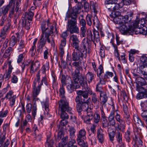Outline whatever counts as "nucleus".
<instances>
[{"label": "nucleus", "instance_id": "obj_1", "mask_svg": "<svg viewBox=\"0 0 147 147\" xmlns=\"http://www.w3.org/2000/svg\"><path fill=\"white\" fill-rule=\"evenodd\" d=\"M79 74H78V76L76 78V80H74L72 78L73 81L71 80V84L67 85V88L70 92H72L74 91V89L79 88L80 87L79 84L84 88L88 86L86 77L84 76L80 77Z\"/></svg>", "mask_w": 147, "mask_h": 147}, {"label": "nucleus", "instance_id": "obj_2", "mask_svg": "<svg viewBox=\"0 0 147 147\" xmlns=\"http://www.w3.org/2000/svg\"><path fill=\"white\" fill-rule=\"evenodd\" d=\"M91 43L90 40L88 38H84L81 44V47L79 49L77 50L78 51H80L81 53V55L80 56L82 57H84L85 58L87 56V52L88 53H90V48L91 47Z\"/></svg>", "mask_w": 147, "mask_h": 147}, {"label": "nucleus", "instance_id": "obj_3", "mask_svg": "<svg viewBox=\"0 0 147 147\" xmlns=\"http://www.w3.org/2000/svg\"><path fill=\"white\" fill-rule=\"evenodd\" d=\"M120 13L117 11H115L114 14L112 13L110 15L111 20H113V22L120 25L123 23H126L128 20L129 17L128 16H119Z\"/></svg>", "mask_w": 147, "mask_h": 147}, {"label": "nucleus", "instance_id": "obj_4", "mask_svg": "<svg viewBox=\"0 0 147 147\" xmlns=\"http://www.w3.org/2000/svg\"><path fill=\"white\" fill-rule=\"evenodd\" d=\"M67 19L68 20L67 30L69 31L71 34L79 33V29L77 25V20L75 17L73 18H67Z\"/></svg>", "mask_w": 147, "mask_h": 147}, {"label": "nucleus", "instance_id": "obj_5", "mask_svg": "<svg viewBox=\"0 0 147 147\" xmlns=\"http://www.w3.org/2000/svg\"><path fill=\"white\" fill-rule=\"evenodd\" d=\"M71 82V78L70 76H67L65 77L64 75H62L61 79V82L62 87L59 89L60 97L62 98L61 99H64L65 93L64 88L63 87L66 85H67L70 84ZM67 86H66L67 87Z\"/></svg>", "mask_w": 147, "mask_h": 147}, {"label": "nucleus", "instance_id": "obj_6", "mask_svg": "<svg viewBox=\"0 0 147 147\" xmlns=\"http://www.w3.org/2000/svg\"><path fill=\"white\" fill-rule=\"evenodd\" d=\"M82 7V4L81 3H78L77 6L74 7L72 10L67 12L65 20H67V18H73L75 17L77 19L78 17L77 14L79 13V10Z\"/></svg>", "mask_w": 147, "mask_h": 147}, {"label": "nucleus", "instance_id": "obj_7", "mask_svg": "<svg viewBox=\"0 0 147 147\" xmlns=\"http://www.w3.org/2000/svg\"><path fill=\"white\" fill-rule=\"evenodd\" d=\"M128 20L127 22L125 23H123L120 27L119 30L121 34H124L128 33L131 34L134 32V30L132 26L128 25Z\"/></svg>", "mask_w": 147, "mask_h": 147}, {"label": "nucleus", "instance_id": "obj_8", "mask_svg": "<svg viewBox=\"0 0 147 147\" xmlns=\"http://www.w3.org/2000/svg\"><path fill=\"white\" fill-rule=\"evenodd\" d=\"M87 38H90L91 40L94 42L95 45L96 42H97L99 41V34L98 32L95 30L92 31L90 30L88 31L87 33Z\"/></svg>", "mask_w": 147, "mask_h": 147}, {"label": "nucleus", "instance_id": "obj_9", "mask_svg": "<svg viewBox=\"0 0 147 147\" xmlns=\"http://www.w3.org/2000/svg\"><path fill=\"white\" fill-rule=\"evenodd\" d=\"M69 42L72 46L76 50L79 49L80 41L77 35L73 34L70 35Z\"/></svg>", "mask_w": 147, "mask_h": 147}, {"label": "nucleus", "instance_id": "obj_10", "mask_svg": "<svg viewBox=\"0 0 147 147\" xmlns=\"http://www.w3.org/2000/svg\"><path fill=\"white\" fill-rule=\"evenodd\" d=\"M42 31V34L40 36L41 38H45L46 40H47L49 43L51 42L49 38V34L48 32L46 31L48 29V26H46V22H43L41 24L40 26Z\"/></svg>", "mask_w": 147, "mask_h": 147}, {"label": "nucleus", "instance_id": "obj_11", "mask_svg": "<svg viewBox=\"0 0 147 147\" xmlns=\"http://www.w3.org/2000/svg\"><path fill=\"white\" fill-rule=\"evenodd\" d=\"M58 103L59 108L61 111L68 112L71 111V108L69 107L68 103L65 99L60 100Z\"/></svg>", "mask_w": 147, "mask_h": 147}, {"label": "nucleus", "instance_id": "obj_12", "mask_svg": "<svg viewBox=\"0 0 147 147\" xmlns=\"http://www.w3.org/2000/svg\"><path fill=\"white\" fill-rule=\"evenodd\" d=\"M85 90H79L77 92L78 94L82 96L84 98L83 99L86 100L88 99V94L91 95L92 94V90L88 87L86 86L84 88Z\"/></svg>", "mask_w": 147, "mask_h": 147}, {"label": "nucleus", "instance_id": "obj_13", "mask_svg": "<svg viewBox=\"0 0 147 147\" xmlns=\"http://www.w3.org/2000/svg\"><path fill=\"white\" fill-rule=\"evenodd\" d=\"M72 65L76 68L74 72L72 74V78L75 80L78 76V74H80V71L81 69H82V67L80 66L79 62H74L72 63Z\"/></svg>", "mask_w": 147, "mask_h": 147}, {"label": "nucleus", "instance_id": "obj_14", "mask_svg": "<svg viewBox=\"0 0 147 147\" xmlns=\"http://www.w3.org/2000/svg\"><path fill=\"white\" fill-rule=\"evenodd\" d=\"M11 24L9 23L4 26L1 30L0 37L4 39L5 38L8 33Z\"/></svg>", "mask_w": 147, "mask_h": 147}, {"label": "nucleus", "instance_id": "obj_15", "mask_svg": "<svg viewBox=\"0 0 147 147\" xmlns=\"http://www.w3.org/2000/svg\"><path fill=\"white\" fill-rule=\"evenodd\" d=\"M19 34L17 32L12 35L10 39L9 45L12 47L14 46L19 40L20 38Z\"/></svg>", "mask_w": 147, "mask_h": 147}, {"label": "nucleus", "instance_id": "obj_16", "mask_svg": "<svg viewBox=\"0 0 147 147\" xmlns=\"http://www.w3.org/2000/svg\"><path fill=\"white\" fill-rule=\"evenodd\" d=\"M46 40H47L46 39L45 40V38H41L38 43V46L36 51V53H41L42 52L43 47L45 46Z\"/></svg>", "mask_w": 147, "mask_h": 147}, {"label": "nucleus", "instance_id": "obj_17", "mask_svg": "<svg viewBox=\"0 0 147 147\" xmlns=\"http://www.w3.org/2000/svg\"><path fill=\"white\" fill-rule=\"evenodd\" d=\"M40 63L38 61H32L30 66V73L31 74L34 73L39 68Z\"/></svg>", "mask_w": 147, "mask_h": 147}, {"label": "nucleus", "instance_id": "obj_18", "mask_svg": "<svg viewBox=\"0 0 147 147\" xmlns=\"http://www.w3.org/2000/svg\"><path fill=\"white\" fill-rule=\"evenodd\" d=\"M40 90V88L39 86L36 87V82L35 81L34 82V84L33 86L32 90V97L34 98H36L37 96L38 95Z\"/></svg>", "mask_w": 147, "mask_h": 147}, {"label": "nucleus", "instance_id": "obj_19", "mask_svg": "<svg viewBox=\"0 0 147 147\" xmlns=\"http://www.w3.org/2000/svg\"><path fill=\"white\" fill-rule=\"evenodd\" d=\"M81 104L80 105V108L82 109V111H87L89 109L88 103L89 102L88 99L86 100L85 99H82L81 101Z\"/></svg>", "mask_w": 147, "mask_h": 147}, {"label": "nucleus", "instance_id": "obj_20", "mask_svg": "<svg viewBox=\"0 0 147 147\" xmlns=\"http://www.w3.org/2000/svg\"><path fill=\"white\" fill-rule=\"evenodd\" d=\"M5 139V135L1 136L0 139V147H8L10 142L8 139H7L5 142H4Z\"/></svg>", "mask_w": 147, "mask_h": 147}, {"label": "nucleus", "instance_id": "obj_21", "mask_svg": "<svg viewBox=\"0 0 147 147\" xmlns=\"http://www.w3.org/2000/svg\"><path fill=\"white\" fill-rule=\"evenodd\" d=\"M133 119L135 123L136 126L139 127L143 126L144 123L137 114H135L134 115Z\"/></svg>", "mask_w": 147, "mask_h": 147}, {"label": "nucleus", "instance_id": "obj_22", "mask_svg": "<svg viewBox=\"0 0 147 147\" xmlns=\"http://www.w3.org/2000/svg\"><path fill=\"white\" fill-rule=\"evenodd\" d=\"M97 138L99 142L102 143L104 141V135L103 134V130L101 129H98L97 131Z\"/></svg>", "mask_w": 147, "mask_h": 147}, {"label": "nucleus", "instance_id": "obj_23", "mask_svg": "<svg viewBox=\"0 0 147 147\" xmlns=\"http://www.w3.org/2000/svg\"><path fill=\"white\" fill-rule=\"evenodd\" d=\"M86 131L84 129L80 130L77 134V139H86Z\"/></svg>", "mask_w": 147, "mask_h": 147}, {"label": "nucleus", "instance_id": "obj_24", "mask_svg": "<svg viewBox=\"0 0 147 147\" xmlns=\"http://www.w3.org/2000/svg\"><path fill=\"white\" fill-rule=\"evenodd\" d=\"M114 117V113L113 111H111L109 117L108 119L110 125L112 126H114L116 123Z\"/></svg>", "mask_w": 147, "mask_h": 147}, {"label": "nucleus", "instance_id": "obj_25", "mask_svg": "<svg viewBox=\"0 0 147 147\" xmlns=\"http://www.w3.org/2000/svg\"><path fill=\"white\" fill-rule=\"evenodd\" d=\"M134 32L135 31V32L136 34H142L143 35H146L147 34V31L146 30L145 28H139L138 27L137 28H136L134 29Z\"/></svg>", "mask_w": 147, "mask_h": 147}, {"label": "nucleus", "instance_id": "obj_26", "mask_svg": "<svg viewBox=\"0 0 147 147\" xmlns=\"http://www.w3.org/2000/svg\"><path fill=\"white\" fill-rule=\"evenodd\" d=\"M12 52V48L11 47H8L5 51L3 56V58H7V60H9L10 58V55Z\"/></svg>", "mask_w": 147, "mask_h": 147}, {"label": "nucleus", "instance_id": "obj_27", "mask_svg": "<svg viewBox=\"0 0 147 147\" xmlns=\"http://www.w3.org/2000/svg\"><path fill=\"white\" fill-rule=\"evenodd\" d=\"M11 61H9L8 63V69L7 72L5 73V78L9 79L10 77V74L12 72V70L13 69L11 65Z\"/></svg>", "mask_w": 147, "mask_h": 147}, {"label": "nucleus", "instance_id": "obj_28", "mask_svg": "<svg viewBox=\"0 0 147 147\" xmlns=\"http://www.w3.org/2000/svg\"><path fill=\"white\" fill-rule=\"evenodd\" d=\"M13 8L15 9L14 11L16 12V14H18L21 11V7H20L21 3L13 2Z\"/></svg>", "mask_w": 147, "mask_h": 147}, {"label": "nucleus", "instance_id": "obj_29", "mask_svg": "<svg viewBox=\"0 0 147 147\" xmlns=\"http://www.w3.org/2000/svg\"><path fill=\"white\" fill-rule=\"evenodd\" d=\"M108 97L106 94L104 93L103 94H100V104L103 105L107 101Z\"/></svg>", "mask_w": 147, "mask_h": 147}, {"label": "nucleus", "instance_id": "obj_30", "mask_svg": "<svg viewBox=\"0 0 147 147\" xmlns=\"http://www.w3.org/2000/svg\"><path fill=\"white\" fill-rule=\"evenodd\" d=\"M108 132L109 136L110 141L113 142L114 139V137L115 135V133L111 128H108Z\"/></svg>", "mask_w": 147, "mask_h": 147}, {"label": "nucleus", "instance_id": "obj_31", "mask_svg": "<svg viewBox=\"0 0 147 147\" xmlns=\"http://www.w3.org/2000/svg\"><path fill=\"white\" fill-rule=\"evenodd\" d=\"M78 52H75V51H74V52L72 53V59L73 60L75 61H78L80 59V57H81V54L80 55L79 51H78Z\"/></svg>", "mask_w": 147, "mask_h": 147}, {"label": "nucleus", "instance_id": "obj_32", "mask_svg": "<svg viewBox=\"0 0 147 147\" xmlns=\"http://www.w3.org/2000/svg\"><path fill=\"white\" fill-rule=\"evenodd\" d=\"M136 81L138 84L142 86L145 85L147 84V82H146L144 79L140 77L136 78Z\"/></svg>", "mask_w": 147, "mask_h": 147}, {"label": "nucleus", "instance_id": "obj_33", "mask_svg": "<svg viewBox=\"0 0 147 147\" xmlns=\"http://www.w3.org/2000/svg\"><path fill=\"white\" fill-rule=\"evenodd\" d=\"M94 75L93 74L92 72H89L86 75V78L88 83L91 82L94 79Z\"/></svg>", "mask_w": 147, "mask_h": 147}, {"label": "nucleus", "instance_id": "obj_34", "mask_svg": "<svg viewBox=\"0 0 147 147\" xmlns=\"http://www.w3.org/2000/svg\"><path fill=\"white\" fill-rule=\"evenodd\" d=\"M140 72L143 75H147V65H142L139 67Z\"/></svg>", "mask_w": 147, "mask_h": 147}, {"label": "nucleus", "instance_id": "obj_35", "mask_svg": "<svg viewBox=\"0 0 147 147\" xmlns=\"http://www.w3.org/2000/svg\"><path fill=\"white\" fill-rule=\"evenodd\" d=\"M11 7V5L10 3H9L6 6H4L1 8V11L3 14V16H5L6 14L7 13Z\"/></svg>", "mask_w": 147, "mask_h": 147}, {"label": "nucleus", "instance_id": "obj_36", "mask_svg": "<svg viewBox=\"0 0 147 147\" xmlns=\"http://www.w3.org/2000/svg\"><path fill=\"white\" fill-rule=\"evenodd\" d=\"M86 139H76V140L78 144L81 147H88V146L87 143H85L84 140Z\"/></svg>", "mask_w": 147, "mask_h": 147}, {"label": "nucleus", "instance_id": "obj_37", "mask_svg": "<svg viewBox=\"0 0 147 147\" xmlns=\"http://www.w3.org/2000/svg\"><path fill=\"white\" fill-rule=\"evenodd\" d=\"M34 15V12L30 10L25 13V16L26 18L30 21L32 20Z\"/></svg>", "mask_w": 147, "mask_h": 147}, {"label": "nucleus", "instance_id": "obj_38", "mask_svg": "<svg viewBox=\"0 0 147 147\" xmlns=\"http://www.w3.org/2000/svg\"><path fill=\"white\" fill-rule=\"evenodd\" d=\"M30 23L28 21L25 19L22 20V26L26 30H28L30 29Z\"/></svg>", "mask_w": 147, "mask_h": 147}, {"label": "nucleus", "instance_id": "obj_39", "mask_svg": "<svg viewBox=\"0 0 147 147\" xmlns=\"http://www.w3.org/2000/svg\"><path fill=\"white\" fill-rule=\"evenodd\" d=\"M116 138L117 142L119 144H121L122 142V134L119 131H117L116 134Z\"/></svg>", "mask_w": 147, "mask_h": 147}, {"label": "nucleus", "instance_id": "obj_40", "mask_svg": "<svg viewBox=\"0 0 147 147\" xmlns=\"http://www.w3.org/2000/svg\"><path fill=\"white\" fill-rule=\"evenodd\" d=\"M134 140L135 141V143L137 146V147H141L142 146V142L140 138L137 137L136 135L135 138H134Z\"/></svg>", "mask_w": 147, "mask_h": 147}, {"label": "nucleus", "instance_id": "obj_41", "mask_svg": "<svg viewBox=\"0 0 147 147\" xmlns=\"http://www.w3.org/2000/svg\"><path fill=\"white\" fill-rule=\"evenodd\" d=\"M81 99L82 100L83 99H82L81 96L78 95L76 96L75 100V102L77 103L76 107H78L79 108V107H80V105L82 103V102H80Z\"/></svg>", "mask_w": 147, "mask_h": 147}, {"label": "nucleus", "instance_id": "obj_42", "mask_svg": "<svg viewBox=\"0 0 147 147\" xmlns=\"http://www.w3.org/2000/svg\"><path fill=\"white\" fill-rule=\"evenodd\" d=\"M96 3H94L93 1L90 2V8L94 13H96Z\"/></svg>", "mask_w": 147, "mask_h": 147}, {"label": "nucleus", "instance_id": "obj_43", "mask_svg": "<svg viewBox=\"0 0 147 147\" xmlns=\"http://www.w3.org/2000/svg\"><path fill=\"white\" fill-rule=\"evenodd\" d=\"M92 100L94 104H96L99 103V101L97 97L96 94L92 92Z\"/></svg>", "mask_w": 147, "mask_h": 147}, {"label": "nucleus", "instance_id": "obj_44", "mask_svg": "<svg viewBox=\"0 0 147 147\" xmlns=\"http://www.w3.org/2000/svg\"><path fill=\"white\" fill-rule=\"evenodd\" d=\"M136 97L139 99L144 98L145 100L147 99V94H145L144 92H140L137 94Z\"/></svg>", "mask_w": 147, "mask_h": 147}, {"label": "nucleus", "instance_id": "obj_45", "mask_svg": "<svg viewBox=\"0 0 147 147\" xmlns=\"http://www.w3.org/2000/svg\"><path fill=\"white\" fill-rule=\"evenodd\" d=\"M97 73V75L98 77L100 76L101 74L104 73V70L103 66L101 65H100L98 69L96 70Z\"/></svg>", "mask_w": 147, "mask_h": 147}, {"label": "nucleus", "instance_id": "obj_46", "mask_svg": "<svg viewBox=\"0 0 147 147\" xmlns=\"http://www.w3.org/2000/svg\"><path fill=\"white\" fill-rule=\"evenodd\" d=\"M16 95H13L12 97L8 98L9 101V105L11 107H13L15 103L16 99Z\"/></svg>", "mask_w": 147, "mask_h": 147}, {"label": "nucleus", "instance_id": "obj_47", "mask_svg": "<svg viewBox=\"0 0 147 147\" xmlns=\"http://www.w3.org/2000/svg\"><path fill=\"white\" fill-rule=\"evenodd\" d=\"M69 137L70 138H73L75 136V133L76 132V130L73 127H70L69 129Z\"/></svg>", "mask_w": 147, "mask_h": 147}, {"label": "nucleus", "instance_id": "obj_48", "mask_svg": "<svg viewBox=\"0 0 147 147\" xmlns=\"http://www.w3.org/2000/svg\"><path fill=\"white\" fill-rule=\"evenodd\" d=\"M92 16L90 14H88L86 17V20L87 22V24L89 26H91L92 24V21L91 20V18Z\"/></svg>", "mask_w": 147, "mask_h": 147}, {"label": "nucleus", "instance_id": "obj_49", "mask_svg": "<svg viewBox=\"0 0 147 147\" xmlns=\"http://www.w3.org/2000/svg\"><path fill=\"white\" fill-rule=\"evenodd\" d=\"M86 26H82L80 28V34L82 37L86 36Z\"/></svg>", "mask_w": 147, "mask_h": 147}, {"label": "nucleus", "instance_id": "obj_50", "mask_svg": "<svg viewBox=\"0 0 147 147\" xmlns=\"http://www.w3.org/2000/svg\"><path fill=\"white\" fill-rule=\"evenodd\" d=\"M101 119L103 127H106L108 126L109 123L108 122L107 119L105 118V117L102 118Z\"/></svg>", "mask_w": 147, "mask_h": 147}, {"label": "nucleus", "instance_id": "obj_51", "mask_svg": "<svg viewBox=\"0 0 147 147\" xmlns=\"http://www.w3.org/2000/svg\"><path fill=\"white\" fill-rule=\"evenodd\" d=\"M93 24L94 26H96V27L98 26L99 25V21L97 17L95 15L93 19Z\"/></svg>", "mask_w": 147, "mask_h": 147}, {"label": "nucleus", "instance_id": "obj_52", "mask_svg": "<svg viewBox=\"0 0 147 147\" xmlns=\"http://www.w3.org/2000/svg\"><path fill=\"white\" fill-rule=\"evenodd\" d=\"M114 36L113 34L112 33L108 32L107 33V37L108 39L110 40V42L113 43V40H114Z\"/></svg>", "mask_w": 147, "mask_h": 147}, {"label": "nucleus", "instance_id": "obj_53", "mask_svg": "<svg viewBox=\"0 0 147 147\" xmlns=\"http://www.w3.org/2000/svg\"><path fill=\"white\" fill-rule=\"evenodd\" d=\"M114 47L115 49V57L117 58L119 61L120 60V58L119 56V54L118 53V50L117 49V47L116 45H114Z\"/></svg>", "mask_w": 147, "mask_h": 147}, {"label": "nucleus", "instance_id": "obj_54", "mask_svg": "<svg viewBox=\"0 0 147 147\" xmlns=\"http://www.w3.org/2000/svg\"><path fill=\"white\" fill-rule=\"evenodd\" d=\"M100 117L98 114L96 113L95 114L94 116V123H97L99 121Z\"/></svg>", "mask_w": 147, "mask_h": 147}, {"label": "nucleus", "instance_id": "obj_55", "mask_svg": "<svg viewBox=\"0 0 147 147\" xmlns=\"http://www.w3.org/2000/svg\"><path fill=\"white\" fill-rule=\"evenodd\" d=\"M42 104L43 105V106H44L45 110L48 112L49 111L48 101L46 100L45 102H42Z\"/></svg>", "mask_w": 147, "mask_h": 147}, {"label": "nucleus", "instance_id": "obj_56", "mask_svg": "<svg viewBox=\"0 0 147 147\" xmlns=\"http://www.w3.org/2000/svg\"><path fill=\"white\" fill-rule=\"evenodd\" d=\"M64 132L63 131H58L57 138L56 139L57 141H59V140L64 137Z\"/></svg>", "mask_w": 147, "mask_h": 147}, {"label": "nucleus", "instance_id": "obj_57", "mask_svg": "<svg viewBox=\"0 0 147 147\" xmlns=\"http://www.w3.org/2000/svg\"><path fill=\"white\" fill-rule=\"evenodd\" d=\"M79 19L80 24L81 26H86V22L83 18H80V17H79Z\"/></svg>", "mask_w": 147, "mask_h": 147}, {"label": "nucleus", "instance_id": "obj_58", "mask_svg": "<svg viewBox=\"0 0 147 147\" xmlns=\"http://www.w3.org/2000/svg\"><path fill=\"white\" fill-rule=\"evenodd\" d=\"M99 54L102 58L105 57V51L103 46H102L100 49Z\"/></svg>", "mask_w": 147, "mask_h": 147}, {"label": "nucleus", "instance_id": "obj_59", "mask_svg": "<svg viewBox=\"0 0 147 147\" xmlns=\"http://www.w3.org/2000/svg\"><path fill=\"white\" fill-rule=\"evenodd\" d=\"M130 132L127 131L125 133V138L126 139V141L128 142H129L131 140L130 134Z\"/></svg>", "mask_w": 147, "mask_h": 147}, {"label": "nucleus", "instance_id": "obj_60", "mask_svg": "<svg viewBox=\"0 0 147 147\" xmlns=\"http://www.w3.org/2000/svg\"><path fill=\"white\" fill-rule=\"evenodd\" d=\"M99 83H98L96 85V90L97 92L100 93V94H103V89L100 86H99Z\"/></svg>", "mask_w": 147, "mask_h": 147}, {"label": "nucleus", "instance_id": "obj_61", "mask_svg": "<svg viewBox=\"0 0 147 147\" xmlns=\"http://www.w3.org/2000/svg\"><path fill=\"white\" fill-rule=\"evenodd\" d=\"M61 117L62 119H66L68 118V115L65 111H61Z\"/></svg>", "mask_w": 147, "mask_h": 147}, {"label": "nucleus", "instance_id": "obj_62", "mask_svg": "<svg viewBox=\"0 0 147 147\" xmlns=\"http://www.w3.org/2000/svg\"><path fill=\"white\" fill-rule=\"evenodd\" d=\"M120 7V6L119 4L115 3H114L112 5H111V9L112 10H115L116 9H118Z\"/></svg>", "mask_w": 147, "mask_h": 147}, {"label": "nucleus", "instance_id": "obj_63", "mask_svg": "<svg viewBox=\"0 0 147 147\" xmlns=\"http://www.w3.org/2000/svg\"><path fill=\"white\" fill-rule=\"evenodd\" d=\"M113 75V74L112 72L108 71L105 74L104 78L105 79L109 78L110 77H112Z\"/></svg>", "mask_w": 147, "mask_h": 147}, {"label": "nucleus", "instance_id": "obj_64", "mask_svg": "<svg viewBox=\"0 0 147 147\" xmlns=\"http://www.w3.org/2000/svg\"><path fill=\"white\" fill-rule=\"evenodd\" d=\"M141 63L143 65H146L147 64V57L146 56H142L140 58Z\"/></svg>", "mask_w": 147, "mask_h": 147}]
</instances>
